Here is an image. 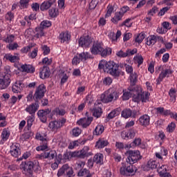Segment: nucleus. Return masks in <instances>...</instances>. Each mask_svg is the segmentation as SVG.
I'll use <instances>...</instances> for the list:
<instances>
[{"label":"nucleus","mask_w":177,"mask_h":177,"mask_svg":"<svg viewBox=\"0 0 177 177\" xmlns=\"http://www.w3.org/2000/svg\"><path fill=\"white\" fill-rule=\"evenodd\" d=\"M109 145V142L107 140L100 139L96 142L95 147L97 149H103Z\"/></svg>","instance_id":"c756f323"},{"label":"nucleus","mask_w":177,"mask_h":177,"mask_svg":"<svg viewBox=\"0 0 177 177\" xmlns=\"http://www.w3.org/2000/svg\"><path fill=\"white\" fill-rule=\"evenodd\" d=\"M56 2V0H48L45 1L40 5V10L41 12H45V10H48Z\"/></svg>","instance_id":"5701e85b"},{"label":"nucleus","mask_w":177,"mask_h":177,"mask_svg":"<svg viewBox=\"0 0 177 177\" xmlns=\"http://www.w3.org/2000/svg\"><path fill=\"white\" fill-rule=\"evenodd\" d=\"M115 147H116L119 150H124V142H116V143H115Z\"/></svg>","instance_id":"69168bd1"},{"label":"nucleus","mask_w":177,"mask_h":177,"mask_svg":"<svg viewBox=\"0 0 177 177\" xmlns=\"http://www.w3.org/2000/svg\"><path fill=\"white\" fill-rule=\"evenodd\" d=\"M106 63H109V62H106L104 60L100 61V64L98 65V68L100 70L103 69V70H104V71H106Z\"/></svg>","instance_id":"6e6d98bb"},{"label":"nucleus","mask_w":177,"mask_h":177,"mask_svg":"<svg viewBox=\"0 0 177 177\" xmlns=\"http://www.w3.org/2000/svg\"><path fill=\"white\" fill-rule=\"evenodd\" d=\"M121 111V108H117L113 110L111 113H109L107 115L108 120H113L114 117H117V115H120V112Z\"/></svg>","instance_id":"bb28decb"},{"label":"nucleus","mask_w":177,"mask_h":177,"mask_svg":"<svg viewBox=\"0 0 177 177\" xmlns=\"http://www.w3.org/2000/svg\"><path fill=\"white\" fill-rule=\"evenodd\" d=\"M21 70L22 73H29L30 74H32L33 73H35V68L32 66V65L30 64H24L21 66Z\"/></svg>","instance_id":"b1692460"},{"label":"nucleus","mask_w":177,"mask_h":177,"mask_svg":"<svg viewBox=\"0 0 177 177\" xmlns=\"http://www.w3.org/2000/svg\"><path fill=\"white\" fill-rule=\"evenodd\" d=\"M169 9H171V7H164L162 9H160V12H158V16H164L165 15V13H167V12L168 10H169Z\"/></svg>","instance_id":"5fc2aeb1"},{"label":"nucleus","mask_w":177,"mask_h":177,"mask_svg":"<svg viewBox=\"0 0 177 177\" xmlns=\"http://www.w3.org/2000/svg\"><path fill=\"white\" fill-rule=\"evenodd\" d=\"M133 145V147H138V146H142V138H136L133 141L131 142Z\"/></svg>","instance_id":"de8ad7c7"},{"label":"nucleus","mask_w":177,"mask_h":177,"mask_svg":"<svg viewBox=\"0 0 177 177\" xmlns=\"http://www.w3.org/2000/svg\"><path fill=\"white\" fill-rule=\"evenodd\" d=\"M175 128H176V124L174 122L170 123L167 127L168 132L172 133L175 131Z\"/></svg>","instance_id":"13d9d810"},{"label":"nucleus","mask_w":177,"mask_h":177,"mask_svg":"<svg viewBox=\"0 0 177 177\" xmlns=\"http://www.w3.org/2000/svg\"><path fill=\"white\" fill-rule=\"evenodd\" d=\"M12 72L10 68L0 75V89H6L10 85L12 80H10Z\"/></svg>","instance_id":"423d86ee"},{"label":"nucleus","mask_w":177,"mask_h":177,"mask_svg":"<svg viewBox=\"0 0 177 177\" xmlns=\"http://www.w3.org/2000/svg\"><path fill=\"white\" fill-rule=\"evenodd\" d=\"M53 113L56 114L57 115H64V114H66V111L64 109L55 108V110L53 111Z\"/></svg>","instance_id":"09e8293b"},{"label":"nucleus","mask_w":177,"mask_h":177,"mask_svg":"<svg viewBox=\"0 0 177 177\" xmlns=\"http://www.w3.org/2000/svg\"><path fill=\"white\" fill-rule=\"evenodd\" d=\"M134 60L138 63V67L141 64H143V57L142 55L134 57Z\"/></svg>","instance_id":"864d4df0"},{"label":"nucleus","mask_w":177,"mask_h":177,"mask_svg":"<svg viewBox=\"0 0 177 177\" xmlns=\"http://www.w3.org/2000/svg\"><path fill=\"white\" fill-rule=\"evenodd\" d=\"M93 161L96 164H102L103 162V154L96 153L93 157Z\"/></svg>","instance_id":"c9c22d12"},{"label":"nucleus","mask_w":177,"mask_h":177,"mask_svg":"<svg viewBox=\"0 0 177 177\" xmlns=\"http://www.w3.org/2000/svg\"><path fill=\"white\" fill-rule=\"evenodd\" d=\"M116 55L118 57H128L127 51H126V53H124V51H122V50H120L119 52H118L116 53Z\"/></svg>","instance_id":"e2e57ef3"},{"label":"nucleus","mask_w":177,"mask_h":177,"mask_svg":"<svg viewBox=\"0 0 177 177\" xmlns=\"http://www.w3.org/2000/svg\"><path fill=\"white\" fill-rule=\"evenodd\" d=\"M48 15L50 17H57V15H59V12L57 9L53 8L48 10Z\"/></svg>","instance_id":"c03bdc74"},{"label":"nucleus","mask_w":177,"mask_h":177,"mask_svg":"<svg viewBox=\"0 0 177 177\" xmlns=\"http://www.w3.org/2000/svg\"><path fill=\"white\" fill-rule=\"evenodd\" d=\"M97 3H99V0H92L89 3L87 12H89L90 10H93L94 9H95L96 6H97Z\"/></svg>","instance_id":"58836bf2"},{"label":"nucleus","mask_w":177,"mask_h":177,"mask_svg":"<svg viewBox=\"0 0 177 177\" xmlns=\"http://www.w3.org/2000/svg\"><path fill=\"white\" fill-rule=\"evenodd\" d=\"M39 77L41 80H46L50 77V68L48 66H44L39 68Z\"/></svg>","instance_id":"a211bd4d"},{"label":"nucleus","mask_w":177,"mask_h":177,"mask_svg":"<svg viewBox=\"0 0 177 177\" xmlns=\"http://www.w3.org/2000/svg\"><path fill=\"white\" fill-rule=\"evenodd\" d=\"M20 168L22 169L23 175H25L26 177H34V172L41 171L39 162L37 160L22 162Z\"/></svg>","instance_id":"f257e3e1"},{"label":"nucleus","mask_w":177,"mask_h":177,"mask_svg":"<svg viewBox=\"0 0 177 177\" xmlns=\"http://www.w3.org/2000/svg\"><path fill=\"white\" fill-rule=\"evenodd\" d=\"M138 121L142 127H149L150 125V116L147 114L142 115Z\"/></svg>","instance_id":"412c9836"},{"label":"nucleus","mask_w":177,"mask_h":177,"mask_svg":"<svg viewBox=\"0 0 177 177\" xmlns=\"http://www.w3.org/2000/svg\"><path fill=\"white\" fill-rule=\"evenodd\" d=\"M120 65L118 64H115V62L113 61H109L106 64V71L112 77L115 78H118L121 74L124 75V73L121 72L119 69Z\"/></svg>","instance_id":"39448f33"},{"label":"nucleus","mask_w":177,"mask_h":177,"mask_svg":"<svg viewBox=\"0 0 177 177\" xmlns=\"http://www.w3.org/2000/svg\"><path fill=\"white\" fill-rule=\"evenodd\" d=\"M158 8L153 7L152 9H151L148 12V15H150L151 16H154V15H156V13L158 12Z\"/></svg>","instance_id":"0e129e2a"},{"label":"nucleus","mask_w":177,"mask_h":177,"mask_svg":"<svg viewBox=\"0 0 177 177\" xmlns=\"http://www.w3.org/2000/svg\"><path fill=\"white\" fill-rule=\"evenodd\" d=\"M103 132H104V127H103V125L98 124L93 131V135L97 136L99 135H102Z\"/></svg>","instance_id":"f704fd0d"},{"label":"nucleus","mask_w":177,"mask_h":177,"mask_svg":"<svg viewBox=\"0 0 177 177\" xmlns=\"http://www.w3.org/2000/svg\"><path fill=\"white\" fill-rule=\"evenodd\" d=\"M123 16L124 15L120 11L115 12L114 17L111 19L112 23H114V24H118V21L122 19Z\"/></svg>","instance_id":"c85d7f7f"},{"label":"nucleus","mask_w":177,"mask_h":177,"mask_svg":"<svg viewBox=\"0 0 177 177\" xmlns=\"http://www.w3.org/2000/svg\"><path fill=\"white\" fill-rule=\"evenodd\" d=\"M6 20H8L9 21H12V19H15V15L12 12H8L6 15Z\"/></svg>","instance_id":"bf43d9fd"},{"label":"nucleus","mask_w":177,"mask_h":177,"mask_svg":"<svg viewBox=\"0 0 177 177\" xmlns=\"http://www.w3.org/2000/svg\"><path fill=\"white\" fill-rule=\"evenodd\" d=\"M92 55H100L102 57H107L111 55L112 50L110 48H103V44L100 42H95L90 48Z\"/></svg>","instance_id":"7ed1b4c3"},{"label":"nucleus","mask_w":177,"mask_h":177,"mask_svg":"<svg viewBox=\"0 0 177 177\" xmlns=\"http://www.w3.org/2000/svg\"><path fill=\"white\" fill-rule=\"evenodd\" d=\"M52 110L49 109H40L37 111V116L39 120L44 124L48 121V115L50 114V112Z\"/></svg>","instance_id":"4468645a"},{"label":"nucleus","mask_w":177,"mask_h":177,"mask_svg":"<svg viewBox=\"0 0 177 177\" xmlns=\"http://www.w3.org/2000/svg\"><path fill=\"white\" fill-rule=\"evenodd\" d=\"M4 59L8 60L10 63H16L20 60V57L18 55H12L11 54H6Z\"/></svg>","instance_id":"a878e982"},{"label":"nucleus","mask_w":177,"mask_h":177,"mask_svg":"<svg viewBox=\"0 0 177 177\" xmlns=\"http://www.w3.org/2000/svg\"><path fill=\"white\" fill-rule=\"evenodd\" d=\"M13 41H15V35H8L4 39V42H6V44H12Z\"/></svg>","instance_id":"3c124183"},{"label":"nucleus","mask_w":177,"mask_h":177,"mask_svg":"<svg viewBox=\"0 0 177 177\" xmlns=\"http://www.w3.org/2000/svg\"><path fill=\"white\" fill-rule=\"evenodd\" d=\"M136 135V130L135 129L131 128L129 130L127 133H124V137H123V139H125V138H130V139H133L135 138V136Z\"/></svg>","instance_id":"2f4dec72"},{"label":"nucleus","mask_w":177,"mask_h":177,"mask_svg":"<svg viewBox=\"0 0 177 177\" xmlns=\"http://www.w3.org/2000/svg\"><path fill=\"white\" fill-rule=\"evenodd\" d=\"M122 117L123 118H129L131 117V118H136L139 114H140V112L139 111L136 110H131V109H124L122 111Z\"/></svg>","instance_id":"f8f14e48"},{"label":"nucleus","mask_w":177,"mask_h":177,"mask_svg":"<svg viewBox=\"0 0 177 177\" xmlns=\"http://www.w3.org/2000/svg\"><path fill=\"white\" fill-rule=\"evenodd\" d=\"M81 63V58L78 55V54L73 57L72 59V64L77 66V64H80Z\"/></svg>","instance_id":"603ef678"},{"label":"nucleus","mask_w":177,"mask_h":177,"mask_svg":"<svg viewBox=\"0 0 177 177\" xmlns=\"http://www.w3.org/2000/svg\"><path fill=\"white\" fill-rule=\"evenodd\" d=\"M48 127L50 129H52V131H57V129L60 128V123L58 122V120L50 122L48 124Z\"/></svg>","instance_id":"7c9ffc66"},{"label":"nucleus","mask_w":177,"mask_h":177,"mask_svg":"<svg viewBox=\"0 0 177 177\" xmlns=\"http://www.w3.org/2000/svg\"><path fill=\"white\" fill-rule=\"evenodd\" d=\"M28 3H30V0H20L19 1L20 7L22 9H27Z\"/></svg>","instance_id":"8fccbe9b"},{"label":"nucleus","mask_w":177,"mask_h":177,"mask_svg":"<svg viewBox=\"0 0 177 177\" xmlns=\"http://www.w3.org/2000/svg\"><path fill=\"white\" fill-rule=\"evenodd\" d=\"M86 117L79 120L77 122L78 125H82L83 128H88L91 124H92V121H93V117L89 116V113L88 112L86 113Z\"/></svg>","instance_id":"ddd939ff"},{"label":"nucleus","mask_w":177,"mask_h":177,"mask_svg":"<svg viewBox=\"0 0 177 177\" xmlns=\"http://www.w3.org/2000/svg\"><path fill=\"white\" fill-rule=\"evenodd\" d=\"M113 82V79L110 77H105L103 80L104 85H111Z\"/></svg>","instance_id":"680f3d73"},{"label":"nucleus","mask_w":177,"mask_h":177,"mask_svg":"<svg viewBox=\"0 0 177 177\" xmlns=\"http://www.w3.org/2000/svg\"><path fill=\"white\" fill-rule=\"evenodd\" d=\"M120 174L123 176H131L135 175V169H133V164L127 162L120 169Z\"/></svg>","instance_id":"1a4fd4ad"},{"label":"nucleus","mask_w":177,"mask_h":177,"mask_svg":"<svg viewBox=\"0 0 177 177\" xmlns=\"http://www.w3.org/2000/svg\"><path fill=\"white\" fill-rule=\"evenodd\" d=\"M129 90L133 92V102L139 103V102H142V103H146L149 100V96L150 93H147L145 95V93L142 91V87L136 86V87H129Z\"/></svg>","instance_id":"f03ea898"},{"label":"nucleus","mask_w":177,"mask_h":177,"mask_svg":"<svg viewBox=\"0 0 177 177\" xmlns=\"http://www.w3.org/2000/svg\"><path fill=\"white\" fill-rule=\"evenodd\" d=\"M9 136H10V133L6 129H4L1 133V138L3 142H6L9 139Z\"/></svg>","instance_id":"ea45409f"},{"label":"nucleus","mask_w":177,"mask_h":177,"mask_svg":"<svg viewBox=\"0 0 177 177\" xmlns=\"http://www.w3.org/2000/svg\"><path fill=\"white\" fill-rule=\"evenodd\" d=\"M128 90L129 91H125L124 90H123V95L122 96V100H129L131 96L133 97V92L129 90V88H128Z\"/></svg>","instance_id":"72a5a7b5"},{"label":"nucleus","mask_w":177,"mask_h":177,"mask_svg":"<svg viewBox=\"0 0 177 177\" xmlns=\"http://www.w3.org/2000/svg\"><path fill=\"white\" fill-rule=\"evenodd\" d=\"M147 167L149 168V169H156V168H157V162L156 160H149Z\"/></svg>","instance_id":"37998d69"},{"label":"nucleus","mask_w":177,"mask_h":177,"mask_svg":"<svg viewBox=\"0 0 177 177\" xmlns=\"http://www.w3.org/2000/svg\"><path fill=\"white\" fill-rule=\"evenodd\" d=\"M130 82L131 85L132 86H130V88H135V84L138 82V74L136 73H133L130 74Z\"/></svg>","instance_id":"473e14b6"},{"label":"nucleus","mask_w":177,"mask_h":177,"mask_svg":"<svg viewBox=\"0 0 177 177\" xmlns=\"http://www.w3.org/2000/svg\"><path fill=\"white\" fill-rule=\"evenodd\" d=\"M145 37H146V35L143 32H141V33L138 34V35L136 37L135 41L138 44H142V42L145 39Z\"/></svg>","instance_id":"79ce46f5"},{"label":"nucleus","mask_w":177,"mask_h":177,"mask_svg":"<svg viewBox=\"0 0 177 177\" xmlns=\"http://www.w3.org/2000/svg\"><path fill=\"white\" fill-rule=\"evenodd\" d=\"M35 31L37 32L35 36L36 38H41L44 37V35H45V32H44V29L42 28V27L40 26V25L39 27H37L35 28Z\"/></svg>","instance_id":"e433bc0d"},{"label":"nucleus","mask_w":177,"mask_h":177,"mask_svg":"<svg viewBox=\"0 0 177 177\" xmlns=\"http://www.w3.org/2000/svg\"><path fill=\"white\" fill-rule=\"evenodd\" d=\"M43 29L49 28L52 26V22L50 21L45 20L41 22L39 25Z\"/></svg>","instance_id":"49530a36"},{"label":"nucleus","mask_w":177,"mask_h":177,"mask_svg":"<svg viewBox=\"0 0 177 177\" xmlns=\"http://www.w3.org/2000/svg\"><path fill=\"white\" fill-rule=\"evenodd\" d=\"M46 93V86L45 84H41L39 85V86L36 88L35 94L33 95V99L35 100H41L44 96H45V93Z\"/></svg>","instance_id":"9b49d317"},{"label":"nucleus","mask_w":177,"mask_h":177,"mask_svg":"<svg viewBox=\"0 0 177 177\" xmlns=\"http://www.w3.org/2000/svg\"><path fill=\"white\" fill-rule=\"evenodd\" d=\"M81 129H80L79 127H76L72 130V133L75 137L80 136V135H81Z\"/></svg>","instance_id":"4d7b16f0"},{"label":"nucleus","mask_w":177,"mask_h":177,"mask_svg":"<svg viewBox=\"0 0 177 177\" xmlns=\"http://www.w3.org/2000/svg\"><path fill=\"white\" fill-rule=\"evenodd\" d=\"M93 155V153L91 152V149L88 146L84 147L80 151H75L70 153L71 157H76L81 159L88 158V157H91Z\"/></svg>","instance_id":"0eeeda50"},{"label":"nucleus","mask_w":177,"mask_h":177,"mask_svg":"<svg viewBox=\"0 0 177 177\" xmlns=\"http://www.w3.org/2000/svg\"><path fill=\"white\" fill-rule=\"evenodd\" d=\"M77 176L79 177H92L93 176V173H91V171L86 168L81 169L77 172Z\"/></svg>","instance_id":"393cba45"},{"label":"nucleus","mask_w":177,"mask_h":177,"mask_svg":"<svg viewBox=\"0 0 177 177\" xmlns=\"http://www.w3.org/2000/svg\"><path fill=\"white\" fill-rule=\"evenodd\" d=\"M10 153L12 157L17 158L20 154H21V151L20 150V147H19V144L15 145L12 144L10 146Z\"/></svg>","instance_id":"aec40b11"},{"label":"nucleus","mask_w":177,"mask_h":177,"mask_svg":"<svg viewBox=\"0 0 177 177\" xmlns=\"http://www.w3.org/2000/svg\"><path fill=\"white\" fill-rule=\"evenodd\" d=\"M24 88V84L22 81H17L12 86V91L14 93H19Z\"/></svg>","instance_id":"4be33fe9"},{"label":"nucleus","mask_w":177,"mask_h":177,"mask_svg":"<svg viewBox=\"0 0 177 177\" xmlns=\"http://www.w3.org/2000/svg\"><path fill=\"white\" fill-rule=\"evenodd\" d=\"M78 42L79 46L82 48H89V46L92 44V37L89 35L81 37Z\"/></svg>","instance_id":"2eb2a0df"},{"label":"nucleus","mask_w":177,"mask_h":177,"mask_svg":"<svg viewBox=\"0 0 177 177\" xmlns=\"http://www.w3.org/2000/svg\"><path fill=\"white\" fill-rule=\"evenodd\" d=\"M35 120V115H31V116L27 117L28 129H30V128L32 127V122H34Z\"/></svg>","instance_id":"a19ab883"},{"label":"nucleus","mask_w":177,"mask_h":177,"mask_svg":"<svg viewBox=\"0 0 177 177\" xmlns=\"http://www.w3.org/2000/svg\"><path fill=\"white\" fill-rule=\"evenodd\" d=\"M79 57L80 58V60H87V59H91V54L89 53H82L80 54H78Z\"/></svg>","instance_id":"a18cd8bd"},{"label":"nucleus","mask_w":177,"mask_h":177,"mask_svg":"<svg viewBox=\"0 0 177 177\" xmlns=\"http://www.w3.org/2000/svg\"><path fill=\"white\" fill-rule=\"evenodd\" d=\"M56 156H57L56 151H50L48 153H45V158H50V160H53L56 158Z\"/></svg>","instance_id":"4c0bfd02"},{"label":"nucleus","mask_w":177,"mask_h":177,"mask_svg":"<svg viewBox=\"0 0 177 177\" xmlns=\"http://www.w3.org/2000/svg\"><path fill=\"white\" fill-rule=\"evenodd\" d=\"M71 38V35L68 33V32H62L59 35V39H61V42H66V41H70Z\"/></svg>","instance_id":"cd10ccee"},{"label":"nucleus","mask_w":177,"mask_h":177,"mask_svg":"<svg viewBox=\"0 0 177 177\" xmlns=\"http://www.w3.org/2000/svg\"><path fill=\"white\" fill-rule=\"evenodd\" d=\"M39 8H41V6L38 3H33L32 4V9L35 12H37V10H39Z\"/></svg>","instance_id":"338daca9"},{"label":"nucleus","mask_w":177,"mask_h":177,"mask_svg":"<svg viewBox=\"0 0 177 177\" xmlns=\"http://www.w3.org/2000/svg\"><path fill=\"white\" fill-rule=\"evenodd\" d=\"M102 106L103 105L100 101H96L93 108L90 109L93 117H95V118H100V117H102V115L103 114V109H102Z\"/></svg>","instance_id":"9d476101"},{"label":"nucleus","mask_w":177,"mask_h":177,"mask_svg":"<svg viewBox=\"0 0 177 177\" xmlns=\"http://www.w3.org/2000/svg\"><path fill=\"white\" fill-rule=\"evenodd\" d=\"M31 48H32V45L27 46L26 47H24V48L21 50V52L22 53H27L28 52H29V50L31 49Z\"/></svg>","instance_id":"774afa93"},{"label":"nucleus","mask_w":177,"mask_h":177,"mask_svg":"<svg viewBox=\"0 0 177 177\" xmlns=\"http://www.w3.org/2000/svg\"><path fill=\"white\" fill-rule=\"evenodd\" d=\"M157 41L161 42V44H165L164 38L162 37L156 35H151L149 37H147L146 44L150 46V45H154Z\"/></svg>","instance_id":"f3484780"},{"label":"nucleus","mask_w":177,"mask_h":177,"mask_svg":"<svg viewBox=\"0 0 177 177\" xmlns=\"http://www.w3.org/2000/svg\"><path fill=\"white\" fill-rule=\"evenodd\" d=\"M41 49L44 55H49L50 53V48L46 45L42 46Z\"/></svg>","instance_id":"052dcab7"},{"label":"nucleus","mask_w":177,"mask_h":177,"mask_svg":"<svg viewBox=\"0 0 177 177\" xmlns=\"http://www.w3.org/2000/svg\"><path fill=\"white\" fill-rule=\"evenodd\" d=\"M109 94H102L100 97V100L102 103H110L113 102V100H118V97L121 93L118 92V90L115 88H110L108 90Z\"/></svg>","instance_id":"20e7f679"},{"label":"nucleus","mask_w":177,"mask_h":177,"mask_svg":"<svg viewBox=\"0 0 177 177\" xmlns=\"http://www.w3.org/2000/svg\"><path fill=\"white\" fill-rule=\"evenodd\" d=\"M35 100L36 101L35 103L30 104L25 109V111L27 113H29V114H30L31 115H35V113H37V111L38 110V109H39V104H38V101L37 100Z\"/></svg>","instance_id":"6ab92c4d"},{"label":"nucleus","mask_w":177,"mask_h":177,"mask_svg":"<svg viewBox=\"0 0 177 177\" xmlns=\"http://www.w3.org/2000/svg\"><path fill=\"white\" fill-rule=\"evenodd\" d=\"M127 154H129L127 159V162H129V164H135L142 158V156L140 155V151L139 150H129L127 151Z\"/></svg>","instance_id":"6e6552de"},{"label":"nucleus","mask_w":177,"mask_h":177,"mask_svg":"<svg viewBox=\"0 0 177 177\" xmlns=\"http://www.w3.org/2000/svg\"><path fill=\"white\" fill-rule=\"evenodd\" d=\"M174 73V71L171 69H165L162 70L160 73L158 77L156 79V85H160L161 82H162V80L167 77V78L169 77V75Z\"/></svg>","instance_id":"dca6fc26"}]
</instances>
